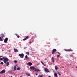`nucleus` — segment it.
<instances>
[{"label":"nucleus","instance_id":"72a5a7b5","mask_svg":"<svg viewBox=\"0 0 77 77\" xmlns=\"http://www.w3.org/2000/svg\"><path fill=\"white\" fill-rule=\"evenodd\" d=\"M64 50H65V51H68V50H66V49H64Z\"/></svg>","mask_w":77,"mask_h":77},{"label":"nucleus","instance_id":"2eb2a0df","mask_svg":"<svg viewBox=\"0 0 77 77\" xmlns=\"http://www.w3.org/2000/svg\"><path fill=\"white\" fill-rule=\"evenodd\" d=\"M15 35H16V36H17L18 38H20V36L18 34H17L16 33Z\"/></svg>","mask_w":77,"mask_h":77},{"label":"nucleus","instance_id":"b1692460","mask_svg":"<svg viewBox=\"0 0 77 77\" xmlns=\"http://www.w3.org/2000/svg\"><path fill=\"white\" fill-rule=\"evenodd\" d=\"M57 72H58V73L59 75H61L60 74V73H59V72H58V71H57Z\"/></svg>","mask_w":77,"mask_h":77},{"label":"nucleus","instance_id":"7ed1b4c3","mask_svg":"<svg viewBox=\"0 0 77 77\" xmlns=\"http://www.w3.org/2000/svg\"><path fill=\"white\" fill-rule=\"evenodd\" d=\"M19 56H20V58H23L24 57V54H19Z\"/></svg>","mask_w":77,"mask_h":77},{"label":"nucleus","instance_id":"4be33fe9","mask_svg":"<svg viewBox=\"0 0 77 77\" xmlns=\"http://www.w3.org/2000/svg\"><path fill=\"white\" fill-rule=\"evenodd\" d=\"M26 74L27 75H28V76H30V75L29 73H26Z\"/></svg>","mask_w":77,"mask_h":77},{"label":"nucleus","instance_id":"2f4dec72","mask_svg":"<svg viewBox=\"0 0 77 77\" xmlns=\"http://www.w3.org/2000/svg\"><path fill=\"white\" fill-rule=\"evenodd\" d=\"M52 60H54V57H52Z\"/></svg>","mask_w":77,"mask_h":77},{"label":"nucleus","instance_id":"a878e982","mask_svg":"<svg viewBox=\"0 0 77 77\" xmlns=\"http://www.w3.org/2000/svg\"><path fill=\"white\" fill-rule=\"evenodd\" d=\"M38 77H43V76L39 75L38 76Z\"/></svg>","mask_w":77,"mask_h":77},{"label":"nucleus","instance_id":"a211bd4d","mask_svg":"<svg viewBox=\"0 0 77 77\" xmlns=\"http://www.w3.org/2000/svg\"><path fill=\"white\" fill-rule=\"evenodd\" d=\"M41 63L43 65H44V66H45V65L44 64V63L43 62H42V61H41Z\"/></svg>","mask_w":77,"mask_h":77},{"label":"nucleus","instance_id":"f03ea898","mask_svg":"<svg viewBox=\"0 0 77 77\" xmlns=\"http://www.w3.org/2000/svg\"><path fill=\"white\" fill-rule=\"evenodd\" d=\"M8 60L9 59H8V58L4 57L3 60H4V63H5V64H6V62H7L6 61H8Z\"/></svg>","mask_w":77,"mask_h":77},{"label":"nucleus","instance_id":"5701e85b","mask_svg":"<svg viewBox=\"0 0 77 77\" xmlns=\"http://www.w3.org/2000/svg\"><path fill=\"white\" fill-rule=\"evenodd\" d=\"M14 62L15 63H17V61L16 60H15Z\"/></svg>","mask_w":77,"mask_h":77},{"label":"nucleus","instance_id":"f3484780","mask_svg":"<svg viewBox=\"0 0 77 77\" xmlns=\"http://www.w3.org/2000/svg\"><path fill=\"white\" fill-rule=\"evenodd\" d=\"M14 71H15V70H16V69H17V67H16V66H14Z\"/></svg>","mask_w":77,"mask_h":77},{"label":"nucleus","instance_id":"a19ab883","mask_svg":"<svg viewBox=\"0 0 77 77\" xmlns=\"http://www.w3.org/2000/svg\"><path fill=\"white\" fill-rule=\"evenodd\" d=\"M64 68V67H63V68Z\"/></svg>","mask_w":77,"mask_h":77},{"label":"nucleus","instance_id":"f8f14e48","mask_svg":"<svg viewBox=\"0 0 77 77\" xmlns=\"http://www.w3.org/2000/svg\"><path fill=\"white\" fill-rule=\"evenodd\" d=\"M55 69L57 71V69H59V68H58V67H57V66H55Z\"/></svg>","mask_w":77,"mask_h":77},{"label":"nucleus","instance_id":"7c9ffc66","mask_svg":"<svg viewBox=\"0 0 77 77\" xmlns=\"http://www.w3.org/2000/svg\"><path fill=\"white\" fill-rule=\"evenodd\" d=\"M57 53H58V54H59V55H60V53H59V52H57Z\"/></svg>","mask_w":77,"mask_h":77},{"label":"nucleus","instance_id":"393cba45","mask_svg":"<svg viewBox=\"0 0 77 77\" xmlns=\"http://www.w3.org/2000/svg\"><path fill=\"white\" fill-rule=\"evenodd\" d=\"M25 58L26 59H27V55H26L25 56Z\"/></svg>","mask_w":77,"mask_h":77},{"label":"nucleus","instance_id":"c9c22d12","mask_svg":"<svg viewBox=\"0 0 77 77\" xmlns=\"http://www.w3.org/2000/svg\"><path fill=\"white\" fill-rule=\"evenodd\" d=\"M2 57H3V56H0V58Z\"/></svg>","mask_w":77,"mask_h":77},{"label":"nucleus","instance_id":"0eeeda50","mask_svg":"<svg viewBox=\"0 0 77 77\" xmlns=\"http://www.w3.org/2000/svg\"><path fill=\"white\" fill-rule=\"evenodd\" d=\"M27 65L28 66H32V63H31L30 62L28 63Z\"/></svg>","mask_w":77,"mask_h":77},{"label":"nucleus","instance_id":"4468645a","mask_svg":"<svg viewBox=\"0 0 77 77\" xmlns=\"http://www.w3.org/2000/svg\"><path fill=\"white\" fill-rule=\"evenodd\" d=\"M6 62V66H9V63L8 61H7Z\"/></svg>","mask_w":77,"mask_h":77},{"label":"nucleus","instance_id":"6e6552de","mask_svg":"<svg viewBox=\"0 0 77 77\" xmlns=\"http://www.w3.org/2000/svg\"><path fill=\"white\" fill-rule=\"evenodd\" d=\"M45 71L47 72H49V70H48V69L47 68H45Z\"/></svg>","mask_w":77,"mask_h":77},{"label":"nucleus","instance_id":"1a4fd4ad","mask_svg":"<svg viewBox=\"0 0 77 77\" xmlns=\"http://www.w3.org/2000/svg\"><path fill=\"white\" fill-rule=\"evenodd\" d=\"M30 69H33V70H34V69H35V67L32 66H30Z\"/></svg>","mask_w":77,"mask_h":77},{"label":"nucleus","instance_id":"423d86ee","mask_svg":"<svg viewBox=\"0 0 77 77\" xmlns=\"http://www.w3.org/2000/svg\"><path fill=\"white\" fill-rule=\"evenodd\" d=\"M5 69L3 70L2 71L0 72V74H3L5 73Z\"/></svg>","mask_w":77,"mask_h":77},{"label":"nucleus","instance_id":"f704fd0d","mask_svg":"<svg viewBox=\"0 0 77 77\" xmlns=\"http://www.w3.org/2000/svg\"><path fill=\"white\" fill-rule=\"evenodd\" d=\"M67 56H68V55H66V57H67Z\"/></svg>","mask_w":77,"mask_h":77},{"label":"nucleus","instance_id":"20e7f679","mask_svg":"<svg viewBox=\"0 0 77 77\" xmlns=\"http://www.w3.org/2000/svg\"><path fill=\"white\" fill-rule=\"evenodd\" d=\"M56 51H57V50L56 49H53L52 50V54H54L56 53Z\"/></svg>","mask_w":77,"mask_h":77},{"label":"nucleus","instance_id":"ea45409f","mask_svg":"<svg viewBox=\"0 0 77 77\" xmlns=\"http://www.w3.org/2000/svg\"><path fill=\"white\" fill-rule=\"evenodd\" d=\"M11 77H12V76H11Z\"/></svg>","mask_w":77,"mask_h":77},{"label":"nucleus","instance_id":"39448f33","mask_svg":"<svg viewBox=\"0 0 77 77\" xmlns=\"http://www.w3.org/2000/svg\"><path fill=\"white\" fill-rule=\"evenodd\" d=\"M8 38H6L4 40V42L5 43H7V42H8Z\"/></svg>","mask_w":77,"mask_h":77},{"label":"nucleus","instance_id":"58836bf2","mask_svg":"<svg viewBox=\"0 0 77 77\" xmlns=\"http://www.w3.org/2000/svg\"><path fill=\"white\" fill-rule=\"evenodd\" d=\"M48 77H51V76H49Z\"/></svg>","mask_w":77,"mask_h":77},{"label":"nucleus","instance_id":"aec40b11","mask_svg":"<svg viewBox=\"0 0 77 77\" xmlns=\"http://www.w3.org/2000/svg\"><path fill=\"white\" fill-rule=\"evenodd\" d=\"M67 51H72V50L71 49H69V50H68Z\"/></svg>","mask_w":77,"mask_h":77},{"label":"nucleus","instance_id":"f257e3e1","mask_svg":"<svg viewBox=\"0 0 77 77\" xmlns=\"http://www.w3.org/2000/svg\"><path fill=\"white\" fill-rule=\"evenodd\" d=\"M1 37H0V41H3V37L5 36V35L2 33L1 34Z\"/></svg>","mask_w":77,"mask_h":77},{"label":"nucleus","instance_id":"6ab92c4d","mask_svg":"<svg viewBox=\"0 0 77 77\" xmlns=\"http://www.w3.org/2000/svg\"><path fill=\"white\" fill-rule=\"evenodd\" d=\"M4 59V57H3L2 58H0V60H3Z\"/></svg>","mask_w":77,"mask_h":77},{"label":"nucleus","instance_id":"473e14b6","mask_svg":"<svg viewBox=\"0 0 77 77\" xmlns=\"http://www.w3.org/2000/svg\"><path fill=\"white\" fill-rule=\"evenodd\" d=\"M27 47H25L24 48V50H25V49Z\"/></svg>","mask_w":77,"mask_h":77},{"label":"nucleus","instance_id":"dca6fc26","mask_svg":"<svg viewBox=\"0 0 77 77\" xmlns=\"http://www.w3.org/2000/svg\"><path fill=\"white\" fill-rule=\"evenodd\" d=\"M54 75L55 77H57V74L56 73H55L54 74Z\"/></svg>","mask_w":77,"mask_h":77},{"label":"nucleus","instance_id":"e433bc0d","mask_svg":"<svg viewBox=\"0 0 77 77\" xmlns=\"http://www.w3.org/2000/svg\"><path fill=\"white\" fill-rule=\"evenodd\" d=\"M29 43H30V44H32V42H29Z\"/></svg>","mask_w":77,"mask_h":77},{"label":"nucleus","instance_id":"ddd939ff","mask_svg":"<svg viewBox=\"0 0 77 77\" xmlns=\"http://www.w3.org/2000/svg\"><path fill=\"white\" fill-rule=\"evenodd\" d=\"M28 37H29L28 36H26V37L25 38L23 39V41H26V39H28Z\"/></svg>","mask_w":77,"mask_h":77},{"label":"nucleus","instance_id":"4c0bfd02","mask_svg":"<svg viewBox=\"0 0 77 77\" xmlns=\"http://www.w3.org/2000/svg\"><path fill=\"white\" fill-rule=\"evenodd\" d=\"M35 75H38V74L37 73H36Z\"/></svg>","mask_w":77,"mask_h":77},{"label":"nucleus","instance_id":"412c9836","mask_svg":"<svg viewBox=\"0 0 77 77\" xmlns=\"http://www.w3.org/2000/svg\"><path fill=\"white\" fill-rule=\"evenodd\" d=\"M26 54H27L28 55H29V52H26Z\"/></svg>","mask_w":77,"mask_h":77},{"label":"nucleus","instance_id":"cd10ccee","mask_svg":"<svg viewBox=\"0 0 77 77\" xmlns=\"http://www.w3.org/2000/svg\"><path fill=\"white\" fill-rule=\"evenodd\" d=\"M57 58L59 57H60V55H57Z\"/></svg>","mask_w":77,"mask_h":77},{"label":"nucleus","instance_id":"c85d7f7f","mask_svg":"<svg viewBox=\"0 0 77 77\" xmlns=\"http://www.w3.org/2000/svg\"><path fill=\"white\" fill-rule=\"evenodd\" d=\"M17 70H20V67L17 68Z\"/></svg>","mask_w":77,"mask_h":77},{"label":"nucleus","instance_id":"c756f323","mask_svg":"<svg viewBox=\"0 0 77 77\" xmlns=\"http://www.w3.org/2000/svg\"><path fill=\"white\" fill-rule=\"evenodd\" d=\"M52 62H53V63H54V60H53Z\"/></svg>","mask_w":77,"mask_h":77},{"label":"nucleus","instance_id":"bb28decb","mask_svg":"<svg viewBox=\"0 0 77 77\" xmlns=\"http://www.w3.org/2000/svg\"><path fill=\"white\" fill-rule=\"evenodd\" d=\"M0 64H2V65H3L4 63L3 62H1L0 63Z\"/></svg>","mask_w":77,"mask_h":77},{"label":"nucleus","instance_id":"9d476101","mask_svg":"<svg viewBox=\"0 0 77 77\" xmlns=\"http://www.w3.org/2000/svg\"><path fill=\"white\" fill-rule=\"evenodd\" d=\"M35 71H36L37 72H38V71L39 72H40V71H41V70L37 69H35Z\"/></svg>","mask_w":77,"mask_h":77},{"label":"nucleus","instance_id":"9b49d317","mask_svg":"<svg viewBox=\"0 0 77 77\" xmlns=\"http://www.w3.org/2000/svg\"><path fill=\"white\" fill-rule=\"evenodd\" d=\"M14 52H16L17 53V52H18V51L17 49H14Z\"/></svg>","mask_w":77,"mask_h":77}]
</instances>
